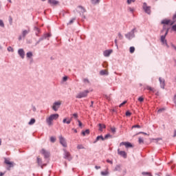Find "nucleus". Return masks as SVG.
<instances>
[{"instance_id":"nucleus-1","label":"nucleus","mask_w":176,"mask_h":176,"mask_svg":"<svg viewBox=\"0 0 176 176\" xmlns=\"http://www.w3.org/2000/svg\"><path fill=\"white\" fill-rule=\"evenodd\" d=\"M59 116H60L57 113L50 115L46 118V123L48 124V126H52V124H53V120H57Z\"/></svg>"},{"instance_id":"nucleus-2","label":"nucleus","mask_w":176,"mask_h":176,"mask_svg":"<svg viewBox=\"0 0 176 176\" xmlns=\"http://www.w3.org/2000/svg\"><path fill=\"white\" fill-rule=\"evenodd\" d=\"M89 94V90H85L82 92L78 93L76 98H85V97H87V95Z\"/></svg>"},{"instance_id":"nucleus-3","label":"nucleus","mask_w":176,"mask_h":176,"mask_svg":"<svg viewBox=\"0 0 176 176\" xmlns=\"http://www.w3.org/2000/svg\"><path fill=\"white\" fill-rule=\"evenodd\" d=\"M63 152L64 159H66V160H69V162H70V160H72V156L71 155V153L67 151V149L64 148Z\"/></svg>"},{"instance_id":"nucleus-4","label":"nucleus","mask_w":176,"mask_h":176,"mask_svg":"<svg viewBox=\"0 0 176 176\" xmlns=\"http://www.w3.org/2000/svg\"><path fill=\"white\" fill-rule=\"evenodd\" d=\"M161 24L164 25V28L165 25H173L174 24V21H171V19H163Z\"/></svg>"},{"instance_id":"nucleus-5","label":"nucleus","mask_w":176,"mask_h":176,"mask_svg":"<svg viewBox=\"0 0 176 176\" xmlns=\"http://www.w3.org/2000/svg\"><path fill=\"white\" fill-rule=\"evenodd\" d=\"M167 34H168V29L166 30L165 34L161 36V42L163 45H166L167 47H168V45L167 44V40H166V36H167Z\"/></svg>"},{"instance_id":"nucleus-6","label":"nucleus","mask_w":176,"mask_h":176,"mask_svg":"<svg viewBox=\"0 0 176 176\" xmlns=\"http://www.w3.org/2000/svg\"><path fill=\"white\" fill-rule=\"evenodd\" d=\"M134 31H135V28L133 29L130 32L125 34L126 38L129 40L133 39V38L135 36V35L134 34Z\"/></svg>"},{"instance_id":"nucleus-7","label":"nucleus","mask_w":176,"mask_h":176,"mask_svg":"<svg viewBox=\"0 0 176 176\" xmlns=\"http://www.w3.org/2000/svg\"><path fill=\"white\" fill-rule=\"evenodd\" d=\"M143 10H144L145 13H147V14H151V6H148L146 3H143Z\"/></svg>"},{"instance_id":"nucleus-8","label":"nucleus","mask_w":176,"mask_h":176,"mask_svg":"<svg viewBox=\"0 0 176 176\" xmlns=\"http://www.w3.org/2000/svg\"><path fill=\"white\" fill-rule=\"evenodd\" d=\"M60 105H61V102L60 101L55 102L52 106V109L55 111H58V108H60Z\"/></svg>"},{"instance_id":"nucleus-9","label":"nucleus","mask_w":176,"mask_h":176,"mask_svg":"<svg viewBox=\"0 0 176 176\" xmlns=\"http://www.w3.org/2000/svg\"><path fill=\"white\" fill-rule=\"evenodd\" d=\"M60 144L63 145L65 148H67V142L65 141V138L63 137V135L59 136Z\"/></svg>"},{"instance_id":"nucleus-10","label":"nucleus","mask_w":176,"mask_h":176,"mask_svg":"<svg viewBox=\"0 0 176 176\" xmlns=\"http://www.w3.org/2000/svg\"><path fill=\"white\" fill-rule=\"evenodd\" d=\"M118 155H120V156H122V157H124V159L127 158V153H126V151H120V148H118Z\"/></svg>"},{"instance_id":"nucleus-11","label":"nucleus","mask_w":176,"mask_h":176,"mask_svg":"<svg viewBox=\"0 0 176 176\" xmlns=\"http://www.w3.org/2000/svg\"><path fill=\"white\" fill-rule=\"evenodd\" d=\"M124 145L126 148H133V144L129 142H122L120 144V146Z\"/></svg>"},{"instance_id":"nucleus-12","label":"nucleus","mask_w":176,"mask_h":176,"mask_svg":"<svg viewBox=\"0 0 176 176\" xmlns=\"http://www.w3.org/2000/svg\"><path fill=\"white\" fill-rule=\"evenodd\" d=\"M4 163H6L7 166H9V168H8V170H10V168L14 166V164L13 162H10V160L6 158L5 159Z\"/></svg>"},{"instance_id":"nucleus-13","label":"nucleus","mask_w":176,"mask_h":176,"mask_svg":"<svg viewBox=\"0 0 176 176\" xmlns=\"http://www.w3.org/2000/svg\"><path fill=\"white\" fill-rule=\"evenodd\" d=\"M159 81L161 88L164 89V87L166 86V81L164 80V79L160 77Z\"/></svg>"},{"instance_id":"nucleus-14","label":"nucleus","mask_w":176,"mask_h":176,"mask_svg":"<svg viewBox=\"0 0 176 176\" xmlns=\"http://www.w3.org/2000/svg\"><path fill=\"white\" fill-rule=\"evenodd\" d=\"M18 54L20 56V57H21V58H24V57L25 56V52H24V50L19 49L18 50Z\"/></svg>"},{"instance_id":"nucleus-15","label":"nucleus","mask_w":176,"mask_h":176,"mask_svg":"<svg viewBox=\"0 0 176 176\" xmlns=\"http://www.w3.org/2000/svg\"><path fill=\"white\" fill-rule=\"evenodd\" d=\"M41 153L44 155V157H49L50 156V153L43 148L41 150Z\"/></svg>"},{"instance_id":"nucleus-16","label":"nucleus","mask_w":176,"mask_h":176,"mask_svg":"<svg viewBox=\"0 0 176 176\" xmlns=\"http://www.w3.org/2000/svg\"><path fill=\"white\" fill-rule=\"evenodd\" d=\"M112 52H113L112 50H107L103 52V54H104V57H109V56H111V54L112 53Z\"/></svg>"},{"instance_id":"nucleus-17","label":"nucleus","mask_w":176,"mask_h":176,"mask_svg":"<svg viewBox=\"0 0 176 176\" xmlns=\"http://www.w3.org/2000/svg\"><path fill=\"white\" fill-rule=\"evenodd\" d=\"M71 122H72V117L70 119L69 118H65L63 120V123H64V124L66 123V124H70Z\"/></svg>"},{"instance_id":"nucleus-18","label":"nucleus","mask_w":176,"mask_h":176,"mask_svg":"<svg viewBox=\"0 0 176 176\" xmlns=\"http://www.w3.org/2000/svg\"><path fill=\"white\" fill-rule=\"evenodd\" d=\"M100 140H102V141H104V140H105L104 138V137H102V135H99L96 138V141L94 142V144H96V142H97L98 141H100Z\"/></svg>"},{"instance_id":"nucleus-19","label":"nucleus","mask_w":176,"mask_h":176,"mask_svg":"<svg viewBox=\"0 0 176 176\" xmlns=\"http://www.w3.org/2000/svg\"><path fill=\"white\" fill-rule=\"evenodd\" d=\"M89 134H90V130H89V129H87V130H85V131H84L82 132V135L84 137H85V135H89Z\"/></svg>"},{"instance_id":"nucleus-20","label":"nucleus","mask_w":176,"mask_h":176,"mask_svg":"<svg viewBox=\"0 0 176 176\" xmlns=\"http://www.w3.org/2000/svg\"><path fill=\"white\" fill-rule=\"evenodd\" d=\"M146 89L148 90L149 91H151L152 93H155V88L151 87H146Z\"/></svg>"},{"instance_id":"nucleus-21","label":"nucleus","mask_w":176,"mask_h":176,"mask_svg":"<svg viewBox=\"0 0 176 176\" xmlns=\"http://www.w3.org/2000/svg\"><path fill=\"white\" fill-rule=\"evenodd\" d=\"M105 124H99V131H102V129H105Z\"/></svg>"},{"instance_id":"nucleus-22","label":"nucleus","mask_w":176,"mask_h":176,"mask_svg":"<svg viewBox=\"0 0 176 176\" xmlns=\"http://www.w3.org/2000/svg\"><path fill=\"white\" fill-rule=\"evenodd\" d=\"M50 3H52V5H58V1L56 0H49Z\"/></svg>"},{"instance_id":"nucleus-23","label":"nucleus","mask_w":176,"mask_h":176,"mask_svg":"<svg viewBox=\"0 0 176 176\" xmlns=\"http://www.w3.org/2000/svg\"><path fill=\"white\" fill-rule=\"evenodd\" d=\"M100 75H108V71L107 70H102L100 72Z\"/></svg>"},{"instance_id":"nucleus-24","label":"nucleus","mask_w":176,"mask_h":176,"mask_svg":"<svg viewBox=\"0 0 176 176\" xmlns=\"http://www.w3.org/2000/svg\"><path fill=\"white\" fill-rule=\"evenodd\" d=\"M28 32H30V30H23V31L22 35H23V38L25 36V35H27V34H28Z\"/></svg>"},{"instance_id":"nucleus-25","label":"nucleus","mask_w":176,"mask_h":176,"mask_svg":"<svg viewBox=\"0 0 176 176\" xmlns=\"http://www.w3.org/2000/svg\"><path fill=\"white\" fill-rule=\"evenodd\" d=\"M129 52H130V53H131V54L134 53V52H135V48L134 47H131L129 48Z\"/></svg>"},{"instance_id":"nucleus-26","label":"nucleus","mask_w":176,"mask_h":176,"mask_svg":"<svg viewBox=\"0 0 176 176\" xmlns=\"http://www.w3.org/2000/svg\"><path fill=\"white\" fill-rule=\"evenodd\" d=\"M108 174H109V172H108V170L101 172L102 175H108Z\"/></svg>"},{"instance_id":"nucleus-27","label":"nucleus","mask_w":176,"mask_h":176,"mask_svg":"<svg viewBox=\"0 0 176 176\" xmlns=\"http://www.w3.org/2000/svg\"><path fill=\"white\" fill-rule=\"evenodd\" d=\"M37 163L39 164V166L42 165V160L39 157H37Z\"/></svg>"},{"instance_id":"nucleus-28","label":"nucleus","mask_w":176,"mask_h":176,"mask_svg":"<svg viewBox=\"0 0 176 176\" xmlns=\"http://www.w3.org/2000/svg\"><path fill=\"white\" fill-rule=\"evenodd\" d=\"M91 2L94 5H96L97 3H100V0H91Z\"/></svg>"},{"instance_id":"nucleus-29","label":"nucleus","mask_w":176,"mask_h":176,"mask_svg":"<svg viewBox=\"0 0 176 176\" xmlns=\"http://www.w3.org/2000/svg\"><path fill=\"white\" fill-rule=\"evenodd\" d=\"M34 123H35V119L32 118L30 120V121L29 122V124L32 125V124H34Z\"/></svg>"},{"instance_id":"nucleus-30","label":"nucleus","mask_w":176,"mask_h":176,"mask_svg":"<svg viewBox=\"0 0 176 176\" xmlns=\"http://www.w3.org/2000/svg\"><path fill=\"white\" fill-rule=\"evenodd\" d=\"M77 148L78 149H85V146H83V145H82V144H78L77 146Z\"/></svg>"},{"instance_id":"nucleus-31","label":"nucleus","mask_w":176,"mask_h":176,"mask_svg":"<svg viewBox=\"0 0 176 176\" xmlns=\"http://www.w3.org/2000/svg\"><path fill=\"white\" fill-rule=\"evenodd\" d=\"M111 131L113 133V134H115L116 133V129L115 127H111Z\"/></svg>"},{"instance_id":"nucleus-32","label":"nucleus","mask_w":176,"mask_h":176,"mask_svg":"<svg viewBox=\"0 0 176 176\" xmlns=\"http://www.w3.org/2000/svg\"><path fill=\"white\" fill-rule=\"evenodd\" d=\"M26 56L28 57V58H30V57H32V52H28Z\"/></svg>"},{"instance_id":"nucleus-33","label":"nucleus","mask_w":176,"mask_h":176,"mask_svg":"<svg viewBox=\"0 0 176 176\" xmlns=\"http://www.w3.org/2000/svg\"><path fill=\"white\" fill-rule=\"evenodd\" d=\"M138 142L139 144H144V139L142 138H139Z\"/></svg>"},{"instance_id":"nucleus-34","label":"nucleus","mask_w":176,"mask_h":176,"mask_svg":"<svg viewBox=\"0 0 176 176\" xmlns=\"http://www.w3.org/2000/svg\"><path fill=\"white\" fill-rule=\"evenodd\" d=\"M0 27H2L3 28L5 27V24L2 20H0Z\"/></svg>"},{"instance_id":"nucleus-35","label":"nucleus","mask_w":176,"mask_h":176,"mask_svg":"<svg viewBox=\"0 0 176 176\" xmlns=\"http://www.w3.org/2000/svg\"><path fill=\"white\" fill-rule=\"evenodd\" d=\"M135 128H137V129H141V126H140V125H138V124H136V125H133V126H132V129H135Z\"/></svg>"},{"instance_id":"nucleus-36","label":"nucleus","mask_w":176,"mask_h":176,"mask_svg":"<svg viewBox=\"0 0 176 176\" xmlns=\"http://www.w3.org/2000/svg\"><path fill=\"white\" fill-rule=\"evenodd\" d=\"M142 175H146V176H149L151 175V174L148 173V172H142Z\"/></svg>"},{"instance_id":"nucleus-37","label":"nucleus","mask_w":176,"mask_h":176,"mask_svg":"<svg viewBox=\"0 0 176 176\" xmlns=\"http://www.w3.org/2000/svg\"><path fill=\"white\" fill-rule=\"evenodd\" d=\"M125 104H127V100H125V101H124L122 103H121V104L119 105V107H120V108H122V105H124Z\"/></svg>"},{"instance_id":"nucleus-38","label":"nucleus","mask_w":176,"mask_h":176,"mask_svg":"<svg viewBox=\"0 0 176 176\" xmlns=\"http://www.w3.org/2000/svg\"><path fill=\"white\" fill-rule=\"evenodd\" d=\"M50 141H51V142H56V138L51 137L50 138Z\"/></svg>"},{"instance_id":"nucleus-39","label":"nucleus","mask_w":176,"mask_h":176,"mask_svg":"<svg viewBox=\"0 0 176 176\" xmlns=\"http://www.w3.org/2000/svg\"><path fill=\"white\" fill-rule=\"evenodd\" d=\"M73 118H74V119H78V113H75L74 114H72Z\"/></svg>"},{"instance_id":"nucleus-40","label":"nucleus","mask_w":176,"mask_h":176,"mask_svg":"<svg viewBox=\"0 0 176 176\" xmlns=\"http://www.w3.org/2000/svg\"><path fill=\"white\" fill-rule=\"evenodd\" d=\"M109 137H111V134L108 133V134L105 135L104 139L107 140V139L109 138Z\"/></svg>"},{"instance_id":"nucleus-41","label":"nucleus","mask_w":176,"mask_h":176,"mask_svg":"<svg viewBox=\"0 0 176 176\" xmlns=\"http://www.w3.org/2000/svg\"><path fill=\"white\" fill-rule=\"evenodd\" d=\"M126 116H131V113L129 111H127L125 113Z\"/></svg>"},{"instance_id":"nucleus-42","label":"nucleus","mask_w":176,"mask_h":176,"mask_svg":"<svg viewBox=\"0 0 176 176\" xmlns=\"http://www.w3.org/2000/svg\"><path fill=\"white\" fill-rule=\"evenodd\" d=\"M138 101H140V102H144V98H142V96L140 97V98H138Z\"/></svg>"},{"instance_id":"nucleus-43","label":"nucleus","mask_w":176,"mask_h":176,"mask_svg":"<svg viewBox=\"0 0 176 176\" xmlns=\"http://www.w3.org/2000/svg\"><path fill=\"white\" fill-rule=\"evenodd\" d=\"M128 10H129V12H131V13H134V8H131L129 7Z\"/></svg>"},{"instance_id":"nucleus-44","label":"nucleus","mask_w":176,"mask_h":176,"mask_svg":"<svg viewBox=\"0 0 176 176\" xmlns=\"http://www.w3.org/2000/svg\"><path fill=\"white\" fill-rule=\"evenodd\" d=\"M131 2H135V0H127L128 5H130V3H131Z\"/></svg>"},{"instance_id":"nucleus-45","label":"nucleus","mask_w":176,"mask_h":176,"mask_svg":"<svg viewBox=\"0 0 176 176\" xmlns=\"http://www.w3.org/2000/svg\"><path fill=\"white\" fill-rule=\"evenodd\" d=\"M107 162L109 163L110 164H113V161L110 160H107Z\"/></svg>"},{"instance_id":"nucleus-46","label":"nucleus","mask_w":176,"mask_h":176,"mask_svg":"<svg viewBox=\"0 0 176 176\" xmlns=\"http://www.w3.org/2000/svg\"><path fill=\"white\" fill-rule=\"evenodd\" d=\"M9 22L10 24H12L13 23V19L12 18V16L9 17Z\"/></svg>"},{"instance_id":"nucleus-47","label":"nucleus","mask_w":176,"mask_h":176,"mask_svg":"<svg viewBox=\"0 0 176 176\" xmlns=\"http://www.w3.org/2000/svg\"><path fill=\"white\" fill-rule=\"evenodd\" d=\"M118 37L120 39H123V36L120 33H118Z\"/></svg>"},{"instance_id":"nucleus-48","label":"nucleus","mask_w":176,"mask_h":176,"mask_svg":"<svg viewBox=\"0 0 176 176\" xmlns=\"http://www.w3.org/2000/svg\"><path fill=\"white\" fill-rule=\"evenodd\" d=\"M8 52H13V48L12 47H8Z\"/></svg>"},{"instance_id":"nucleus-49","label":"nucleus","mask_w":176,"mask_h":176,"mask_svg":"<svg viewBox=\"0 0 176 176\" xmlns=\"http://www.w3.org/2000/svg\"><path fill=\"white\" fill-rule=\"evenodd\" d=\"M119 168H120V165H117L115 168L116 171H118V170H119Z\"/></svg>"},{"instance_id":"nucleus-50","label":"nucleus","mask_w":176,"mask_h":176,"mask_svg":"<svg viewBox=\"0 0 176 176\" xmlns=\"http://www.w3.org/2000/svg\"><path fill=\"white\" fill-rule=\"evenodd\" d=\"M78 122L79 127H82V122H80V120H78Z\"/></svg>"},{"instance_id":"nucleus-51","label":"nucleus","mask_w":176,"mask_h":176,"mask_svg":"<svg viewBox=\"0 0 176 176\" xmlns=\"http://www.w3.org/2000/svg\"><path fill=\"white\" fill-rule=\"evenodd\" d=\"M172 30H173V31H176V24L174 25H173Z\"/></svg>"},{"instance_id":"nucleus-52","label":"nucleus","mask_w":176,"mask_h":176,"mask_svg":"<svg viewBox=\"0 0 176 176\" xmlns=\"http://www.w3.org/2000/svg\"><path fill=\"white\" fill-rule=\"evenodd\" d=\"M80 9H81V12H85V8H83V7H82V6H79L78 7Z\"/></svg>"},{"instance_id":"nucleus-53","label":"nucleus","mask_w":176,"mask_h":176,"mask_svg":"<svg viewBox=\"0 0 176 176\" xmlns=\"http://www.w3.org/2000/svg\"><path fill=\"white\" fill-rule=\"evenodd\" d=\"M74 21H75V19H72V20L69 22V24H72V23H74Z\"/></svg>"},{"instance_id":"nucleus-54","label":"nucleus","mask_w":176,"mask_h":176,"mask_svg":"<svg viewBox=\"0 0 176 176\" xmlns=\"http://www.w3.org/2000/svg\"><path fill=\"white\" fill-rule=\"evenodd\" d=\"M95 168H96V170H100V168H101V166H95Z\"/></svg>"},{"instance_id":"nucleus-55","label":"nucleus","mask_w":176,"mask_h":176,"mask_svg":"<svg viewBox=\"0 0 176 176\" xmlns=\"http://www.w3.org/2000/svg\"><path fill=\"white\" fill-rule=\"evenodd\" d=\"M67 79H68V77H67V76L63 77L64 82L67 81Z\"/></svg>"},{"instance_id":"nucleus-56","label":"nucleus","mask_w":176,"mask_h":176,"mask_svg":"<svg viewBox=\"0 0 176 176\" xmlns=\"http://www.w3.org/2000/svg\"><path fill=\"white\" fill-rule=\"evenodd\" d=\"M94 104V101H91V105H90V107H93Z\"/></svg>"},{"instance_id":"nucleus-57","label":"nucleus","mask_w":176,"mask_h":176,"mask_svg":"<svg viewBox=\"0 0 176 176\" xmlns=\"http://www.w3.org/2000/svg\"><path fill=\"white\" fill-rule=\"evenodd\" d=\"M84 82H87V83H89V80L87 78H85Z\"/></svg>"},{"instance_id":"nucleus-58","label":"nucleus","mask_w":176,"mask_h":176,"mask_svg":"<svg viewBox=\"0 0 176 176\" xmlns=\"http://www.w3.org/2000/svg\"><path fill=\"white\" fill-rule=\"evenodd\" d=\"M162 111H163V109H160L157 111L158 113H160V112H162Z\"/></svg>"},{"instance_id":"nucleus-59","label":"nucleus","mask_w":176,"mask_h":176,"mask_svg":"<svg viewBox=\"0 0 176 176\" xmlns=\"http://www.w3.org/2000/svg\"><path fill=\"white\" fill-rule=\"evenodd\" d=\"M72 130H74V133H78V130L73 129Z\"/></svg>"},{"instance_id":"nucleus-60","label":"nucleus","mask_w":176,"mask_h":176,"mask_svg":"<svg viewBox=\"0 0 176 176\" xmlns=\"http://www.w3.org/2000/svg\"><path fill=\"white\" fill-rule=\"evenodd\" d=\"M115 43H116V46H118V40H115Z\"/></svg>"},{"instance_id":"nucleus-61","label":"nucleus","mask_w":176,"mask_h":176,"mask_svg":"<svg viewBox=\"0 0 176 176\" xmlns=\"http://www.w3.org/2000/svg\"><path fill=\"white\" fill-rule=\"evenodd\" d=\"M47 36L49 38V37H50L51 36V35H50V34H47Z\"/></svg>"},{"instance_id":"nucleus-62","label":"nucleus","mask_w":176,"mask_h":176,"mask_svg":"<svg viewBox=\"0 0 176 176\" xmlns=\"http://www.w3.org/2000/svg\"><path fill=\"white\" fill-rule=\"evenodd\" d=\"M173 137H176V130L175 131V133L173 135Z\"/></svg>"},{"instance_id":"nucleus-63","label":"nucleus","mask_w":176,"mask_h":176,"mask_svg":"<svg viewBox=\"0 0 176 176\" xmlns=\"http://www.w3.org/2000/svg\"><path fill=\"white\" fill-rule=\"evenodd\" d=\"M0 176H3V173H0Z\"/></svg>"},{"instance_id":"nucleus-64","label":"nucleus","mask_w":176,"mask_h":176,"mask_svg":"<svg viewBox=\"0 0 176 176\" xmlns=\"http://www.w3.org/2000/svg\"><path fill=\"white\" fill-rule=\"evenodd\" d=\"M173 47L175 50H176V47L175 45H173Z\"/></svg>"}]
</instances>
